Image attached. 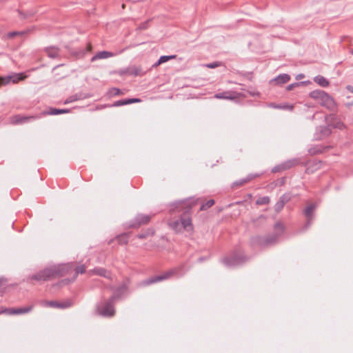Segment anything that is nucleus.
Returning <instances> with one entry per match:
<instances>
[{
  "label": "nucleus",
  "instance_id": "obj_5",
  "mask_svg": "<svg viewBox=\"0 0 353 353\" xmlns=\"http://www.w3.org/2000/svg\"><path fill=\"white\" fill-rule=\"evenodd\" d=\"M26 78V75H23L22 73L14 74L12 75H8L6 77H0V86L6 85L12 82L13 83H17L19 81H22Z\"/></svg>",
  "mask_w": 353,
  "mask_h": 353
},
{
  "label": "nucleus",
  "instance_id": "obj_43",
  "mask_svg": "<svg viewBox=\"0 0 353 353\" xmlns=\"http://www.w3.org/2000/svg\"><path fill=\"white\" fill-rule=\"evenodd\" d=\"M350 52L353 55V50H352Z\"/></svg>",
  "mask_w": 353,
  "mask_h": 353
},
{
  "label": "nucleus",
  "instance_id": "obj_40",
  "mask_svg": "<svg viewBox=\"0 0 353 353\" xmlns=\"http://www.w3.org/2000/svg\"><path fill=\"white\" fill-rule=\"evenodd\" d=\"M88 50H91V49H92V46H91V44H90V43L88 45Z\"/></svg>",
  "mask_w": 353,
  "mask_h": 353
},
{
  "label": "nucleus",
  "instance_id": "obj_31",
  "mask_svg": "<svg viewBox=\"0 0 353 353\" xmlns=\"http://www.w3.org/2000/svg\"><path fill=\"white\" fill-rule=\"evenodd\" d=\"M274 228L279 232H282L284 230V225L281 223H276Z\"/></svg>",
  "mask_w": 353,
  "mask_h": 353
},
{
  "label": "nucleus",
  "instance_id": "obj_28",
  "mask_svg": "<svg viewBox=\"0 0 353 353\" xmlns=\"http://www.w3.org/2000/svg\"><path fill=\"white\" fill-rule=\"evenodd\" d=\"M214 204V201L213 199H210L205 203H203V205H201V206L200 208V210L201 211L205 210L208 208L212 207Z\"/></svg>",
  "mask_w": 353,
  "mask_h": 353
},
{
  "label": "nucleus",
  "instance_id": "obj_6",
  "mask_svg": "<svg viewBox=\"0 0 353 353\" xmlns=\"http://www.w3.org/2000/svg\"><path fill=\"white\" fill-rule=\"evenodd\" d=\"M115 299V296H112L102 308H99V313L102 316H112L114 314L113 303Z\"/></svg>",
  "mask_w": 353,
  "mask_h": 353
},
{
  "label": "nucleus",
  "instance_id": "obj_4",
  "mask_svg": "<svg viewBox=\"0 0 353 353\" xmlns=\"http://www.w3.org/2000/svg\"><path fill=\"white\" fill-rule=\"evenodd\" d=\"M33 309V305H29L25 307H19V308H7V307H1V312L2 314H6L9 315H18L26 314L32 311Z\"/></svg>",
  "mask_w": 353,
  "mask_h": 353
},
{
  "label": "nucleus",
  "instance_id": "obj_14",
  "mask_svg": "<svg viewBox=\"0 0 353 353\" xmlns=\"http://www.w3.org/2000/svg\"><path fill=\"white\" fill-rule=\"evenodd\" d=\"M290 80V77L287 74H283L279 75L277 77L272 80V83L279 85V84H283L287 82H288Z\"/></svg>",
  "mask_w": 353,
  "mask_h": 353
},
{
  "label": "nucleus",
  "instance_id": "obj_11",
  "mask_svg": "<svg viewBox=\"0 0 353 353\" xmlns=\"http://www.w3.org/2000/svg\"><path fill=\"white\" fill-rule=\"evenodd\" d=\"M45 305L49 307L63 309L70 307L72 305V302L70 301H65L61 303L57 301H47Z\"/></svg>",
  "mask_w": 353,
  "mask_h": 353
},
{
  "label": "nucleus",
  "instance_id": "obj_17",
  "mask_svg": "<svg viewBox=\"0 0 353 353\" xmlns=\"http://www.w3.org/2000/svg\"><path fill=\"white\" fill-rule=\"evenodd\" d=\"M176 58V55H171V56H161L157 62H156L152 67L157 68L161 64L165 63L171 59H174Z\"/></svg>",
  "mask_w": 353,
  "mask_h": 353
},
{
  "label": "nucleus",
  "instance_id": "obj_12",
  "mask_svg": "<svg viewBox=\"0 0 353 353\" xmlns=\"http://www.w3.org/2000/svg\"><path fill=\"white\" fill-rule=\"evenodd\" d=\"M90 275L97 274L105 278L111 279V274L109 271L104 268H96L89 272Z\"/></svg>",
  "mask_w": 353,
  "mask_h": 353
},
{
  "label": "nucleus",
  "instance_id": "obj_2",
  "mask_svg": "<svg viewBox=\"0 0 353 353\" xmlns=\"http://www.w3.org/2000/svg\"><path fill=\"white\" fill-rule=\"evenodd\" d=\"M310 97L319 102V103L330 111H334L337 105L334 99L323 90H314L309 94Z\"/></svg>",
  "mask_w": 353,
  "mask_h": 353
},
{
  "label": "nucleus",
  "instance_id": "obj_25",
  "mask_svg": "<svg viewBox=\"0 0 353 353\" xmlns=\"http://www.w3.org/2000/svg\"><path fill=\"white\" fill-rule=\"evenodd\" d=\"M150 217L148 215H141L137 219L139 225L141 224H146L150 221Z\"/></svg>",
  "mask_w": 353,
  "mask_h": 353
},
{
  "label": "nucleus",
  "instance_id": "obj_38",
  "mask_svg": "<svg viewBox=\"0 0 353 353\" xmlns=\"http://www.w3.org/2000/svg\"><path fill=\"white\" fill-rule=\"evenodd\" d=\"M303 77H304V75L301 74H299L296 76V79H301Z\"/></svg>",
  "mask_w": 353,
  "mask_h": 353
},
{
  "label": "nucleus",
  "instance_id": "obj_20",
  "mask_svg": "<svg viewBox=\"0 0 353 353\" xmlns=\"http://www.w3.org/2000/svg\"><path fill=\"white\" fill-rule=\"evenodd\" d=\"M314 81L319 85L325 88L330 85L329 81L322 76H317L314 78Z\"/></svg>",
  "mask_w": 353,
  "mask_h": 353
},
{
  "label": "nucleus",
  "instance_id": "obj_19",
  "mask_svg": "<svg viewBox=\"0 0 353 353\" xmlns=\"http://www.w3.org/2000/svg\"><path fill=\"white\" fill-rule=\"evenodd\" d=\"M173 273H174L173 271H170V272L163 273L162 275L154 276L152 279L151 282L154 283V282H158V281H161L164 279H168L171 276V275L173 274Z\"/></svg>",
  "mask_w": 353,
  "mask_h": 353
},
{
  "label": "nucleus",
  "instance_id": "obj_42",
  "mask_svg": "<svg viewBox=\"0 0 353 353\" xmlns=\"http://www.w3.org/2000/svg\"><path fill=\"white\" fill-rule=\"evenodd\" d=\"M122 8H125V4L122 5Z\"/></svg>",
  "mask_w": 353,
  "mask_h": 353
},
{
  "label": "nucleus",
  "instance_id": "obj_32",
  "mask_svg": "<svg viewBox=\"0 0 353 353\" xmlns=\"http://www.w3.org/2000/svg\"><path fill=\"white\" fill-rule=\"evenodd\" d=\"M110 93L111 95H119L121 92L119 88H113L110 90Z\"/></svg>",
  "mask_w": 353,
  "mask_h": 353
},
{
  "label": "nucleus",
  "instance_id": "obj_41",
  "mask_svg": "<svg viewBox=\"0 0 353 353\" xmlns=\"http://www.w3.org/2000/svg\"><path fill=\"white\" fill-rule=\"evenodd\" d=\"M112 241H113V239H111L110 241H109L108 244H109V245H110V244H111V243H112Z\"/></svg>",
  "mask_w": 353,
  "mask_h": 353
},
{
  "label": "nucleus",
  "instance_id": "obj_39",
  "mask_svg": "<svg viewBox=\"0 0 353 353\" xmlns=\"http://www.w3.org/2000/svg\"><path fill=\"white\" fill-rule=\"evenodd\" d=\"M4 283V279H0V285H3Z\"/></svg>",
  "mask_w": 353,
  "mask_h": 353
},
{
  "label": "nucleus",
  "instance_id": "obj_29",
  "mask_svg": "<svg viewBox=\"0 0 353 353\" xmlns=\"http://www.w3.org/2000/svg\"><path fill=\"white\" fill-rule=\"evenodd\" d=\"M68 110L65 109H56V108H52L50 111L49 112L50 114H59L62 113H67L68 112Z\"/></svg>",
  "mask_w": 353,
  "mask_h": 353
},
{
  "label": "nucleus",
  "instance_id": "obj_34",
  "mask_svg": "<svg viewBox=\"0 0 353 353\" xmlns=\"http://www.w3.org/2000/svg\"><path fill=\"white\" fill-rule=\"evenodd\" d=\"M115 72L119 74L121 76L128 75V68L125 70H121Z\"/></svg>",
  "mask_w": 353,
  "mask_h": 353
},
{
  "label": "nucleus",
  "instance_id": "obj_13",
  "mask_svg": "<svg viewBox=\"0 0 353 353\" xmlns=\"http://www.w3.org/2000/svg\"><path fill=\"white\" fill-rule=\"evenodd\" d=\"M114 56V54L111 52L108 51H101L97 52L92 58L91 59V61L93 62L97 59H103L112 57Z\"/></svg>",
  "mask_w": 353,
  "mask_h": 353
},
{
  "label": "nucleus",
  "instance_id": "obj_23",
  "mask_svg": "<svg viewBox=\"0 0 353 353\" xmlns=\"http://www.w3.org/2000/svg\"><path fill=\"white\" fill-rule=\"evenodd\" d=\"M255 177H256V176L250 175V176H247L245 179H241V180H240L239 181H236L235 183H234L233 186L243 185L248 183L249 181H250L251 180H252Z\"/></svg>",
  "mask_w": 353,
  "mask_h": 353
},
{
  "label": "nucleus",
  "instance_id": "obj_37",
  "mask_svg": "<svg viewBox=\"0 0 353 353\" xmlns=\"http://www.w3.org/2000/svg\"><path fill=\"white\" fill-rule=\"evenodd\" d=\"M347 89L350 91L351 92H353V87L351 85H347Z\"/></svg>",
  "mask_w": 353,
  "mask_h": 353
},
{
  "label": "nucleus",
  "instance_id": "obj_22",
  "mask_svg": "<svg viewBox=\"0 0 353 353\" xmlns=\"http://www.w3.org/2000/svg\"><path fill=\"white\" fill-rule=\"evenodd\" d=\"M314 209H315V205L313 204H311V205H308L305 210V212H304L305 214L307 217L309 221H310L312 219V214H313V212H314Z\"/></svg>",
  "mask_w": 353,
  "mask_h": 353
},
{
  "label": "nucleus",
  "instance_id": "obj_16",
  "mask_svg": "<svg viewBox=\"0 0 353 353\" xmlns=\"http://www.w3.org/2000/svg\"><path fill=\"white\" fill-rule=\"evenodd\" d=\"M85 272V266L82 265H80L79 267H77L76 269H75V275L73 277V279L71 280V281H73L75 280L78 274L81 273V274H83ZM70 282V281H68V280H63L61 281V283L64 284V285H66L68 283H69Z\"/></svg>",
  "mask_w": 353,
  "mask_h": 353
},
{
  "label": "nucleus",
  "instance_id": "obj_33",
  "mask_svg": "<svg viewBox=\"0 0 353 353\" xmlns=\"http://www.w3.org/2000/svg\"><path fill=\"white\" fill-rule=\"evenodd\" d=\"M221 65V63H217V62H214V63H208L206 65V67L208 68H215L218 66H220Z\"/></svg>",
  "mask_w": 353,
  "mask_h": 353
},
{
  "label": "nucleus",
  "instance_id": "obj_45",
  "mask_svg": "<svg viewBox=\"0 0 353 353\" xmlns=\"http://www.w3.org/2000/svg\"><path fill=\"white\" fill-rule=\"evenodd\" d=\"M327 134H329V133H330L329 130H327Z\"/></svg>",
  "mask_w": 353,
  "mask_h": 353
},
{
  "label": "nucleus",
  "instance_id": "obj_30",
  "mask_svg": "<svg viewBox=\"0 0 353 353\" xmlns=\"http://www.w3.org/2000/svg\"><path fill=\"white\" fill-rule=\"evenodd\" d=\"M304 83L303 82H301V83H292L290 85H288L287 87H286V90L288 91H290L292 90L294 88L296 87V86H299L301 84H303Z\"/></svg>",
  "mask_w": 353,
  "mask_h": 353
},
{
  "label": "nucleus",
  "instance_id": "obj_10",
  "mask_svg": "<svg viewBox=\"0 0 353 353\" xmlns=\"http://www.w3.org/2000/svg\"><path fill=\"white\" fill-rule=\"evenodd\" d=\"M128 75L131 76H143L146 72L143 70L141 65H130L128 67Z\"/></svg>",
  "mask_w": 353,
  "mask_h": 353
},
{
  "label": "nucleus",
  "instance_id": "obj_27",
  "mask_svg": "<svg viewBox=\"0 0 353 353\" xmlns=\"http://www.w3.org/2000/svg\"><path fill=\"white\" fill-rule=\"evenodd\" d=\"M269 202H270L269 197L263 196V197L259 198L256 201V204L259 205H266V204H268Z\"/></svg>",
  "mask_w": 353,
  "mask_h": 353
},
{
  "label": "nucleus",
  "instance_id": "obj_21",
  "mask_svg": "<svg viewBox=\"0 0 353 353\" xmlns=\"http://www.w3.org/2000/svg\"><path fill=\"white\" fill-rule=\"evenodd\" d=\"M116 239L120 245H127L128 243L129 236L127 233L118 235Z\"/></svg>",
  "mask_w": 353,
  "mask_h": 353
},
{
  "label": "nucleus",
  "instance_id": "obj_35",
  "mask_svg": "<svg viewBox=\"0 0 353 353\" xmlns=\"http://www.w3.org/2000/svg\"><path fill=\"white\" fill-rule=\"evenodd\" d=\"M148 21H145L139 25V29H140V30L146 29L148 28Z\"/></svg>",
  "mask_w": 353,
  "mask_h": 353
},
{
  "label": "nucleus",
  "instance_id": "obj_24",
  "mask_svg": "<svg viewBox=\"0 0 353 353\" xmlns=\"http://www.w3.org/2000/svg\"><path fill=\"white\" fill-rule=\"evenodd\" d=\"M272 106L276 108L284 109L290 111H292L294 109V105L289 103H285L283 105H274Z\"/></svg>",
  "mask_w": 353,
  "mask_h": 353
},
{
  "label": "nucleus",
  "instance_id": "obj_26",
  "mask_svg": "<svg viewBox=\"0 0 353 353\" xmlns=\"http://www.w3.org/2000/svg\"><path fill=\"white\" fill-rule=\"evenodd\" d=\"M48 55L51 58H55L59 54V51L57 48H48L46 50Z\"/></svg>",
  "mask_w": 353,
  "mask_h": 353
},
{
  "label": "nucleus",
  "instance_id": "obj_44",
  "mask_svg": "<svg viewBox=\"0 0 353 353\" xmlns=\"http://www.w3.org/2000/svg\"><path fill=\"white\" fill-rule=\"evenodd\" d=\"M65 103H69V101H68V100H67V101H65Z\"/></svg>",
  "mask_w": 353,
  "mask_h": 353
},
{
  "label": "nucleus",
  "instance_id": "obj_15",
  "mask_svg": "<svg viewBox=\"0 0 353 353\" xmlns=\"http://www.w3.org/2000/svg\"><path fill=\"white\" fill-rule=\"evenodd\" d=\"M300 162L301 161L299 159H290L281 164V168L282 170H288L299 164Z\"/></svg>",
  "mask_w": 353,
  "mask_h": 353
},
{
  "label": "nucleus",
  "instance_id": "obj_8",
  "mask_svg": "<svg viewBox=\"0 0 353 353\" xmlns=\"http://www.w3.org/2000/svg\"><path fill=\"white\" fill-rule=\"evenodd\" d=\"M241 96L242 94L235 91H226L216 94L214 98L219 99L235 100L239 99Z\"/></svg>",
  "mask_w": 353,
  "mask_h": 353
},
{
  "label": "nucleus",
  "instance_id": "obj_36",
  "mask_svg": "<svg viewBox=\"0 0 353 353\" xmlns=\"http://www.w3.org/2000/svg\"><path fill=\"white\" fill-rule=\"evenodd\" d=\"M150 232H145L138 234L137 237L139 239H144L146 238L148 236L150 235Z\"/></svg>",
  "mask_w": 353,
  "mask_h": 353
},
{
  "label": "nucleus",
  "instance_id": "obj_1",
  "mask_svg": "<svg viewBox=\"0 0 353 353\" xmlns=\"http://www.w3.org/2000/svg\"><path fill=\"white\" fill-rule=\"evenodd\" d=\"M69 270L70 266L68 265L52 266L30 276L29 280L33 284L34 281L41 283L65 276Z\"/></svg>",
  "mask_w": 353,
  "mask_h": 353
},
{
  "label": "nucleus",
  "instance_id": "obj_7",
  "mask_svg": "<svg viewBox=\"0 0 353 353\" xmlns=\"http://www.w3.org/2000/svg\"><path fill=\"white\" fill-rule=\"evenodd\" d=\"M34 28H29V29H27V30H23V31L9 32L6 33V34H4L3 39H5V40L13 39H14L17 37H20L25 38L29 34L32 32L34 31Z\"/></svg>",
  "mask_w": 353,
  "mask_h": 353
},
{
  "label": "nucleus",
  "instance_id": "obj_9",
  "mask_svg": "<svg viewBox=\"0 0 353 353\" xmlns=\"http://www.w3.org/2000/svg\"><path fill=\"white\" fill-rule=\"evenodd\" d=\"M35 117L33 116L26 117V116L20 115V114H17V115H14L10 118V123L12 125H17V124H20V123L27 122L29 120L33 119Z\"/></svg>",
  "mask_w": 353,
  "mask_h": 353
},
{
  "label": "nucleus",
  "instance_id": "obj_18",
  "mask_svg": "<svg viewBox=\"0 0 353 353\" xmlns=\"http://www.w3.org/2000/svg\"><path fill=\"white\" fill-rule=\"evenodd\" d=\"M141 100L139 99H125V100H120L117 101L114 103V106H120L123 105H128L133 103H138L140 102Z\"/></svg>",
  "mask_w": 353,
  "mask_h": 353
},
{
  "label": "nucleus",
  "instance_id": "obj_3",
  "mask_svg": "<svg viewBox=\"0 0 353 353\" xmlns=\"http://www.w3.org/2000/svg\"><path fill=\"white\" fill-rule=\"evenodd\" d=\"M169 225L176 232H182V230H184L192 233L194 229L192 220L189 216L182 217L180 221L170 222Z\"/></svg>",
  "mask_w": 353,
  "mask_h": 353
}]
</instances>
